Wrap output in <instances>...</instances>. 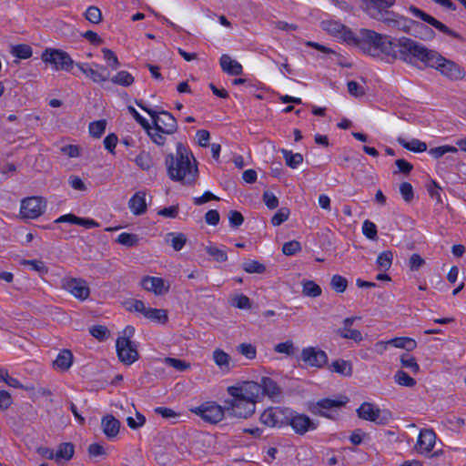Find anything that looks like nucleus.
<instances>
[{
  "instance_id": "33",
  "label": "nucleus",
  "mask_w": 466,
  "mask_h": 466,
  "mask_svg": "<svg viewBox=\"0 0 466 466\" xmlns=\"http://www.w3.org/2000/svg\"><path fill=\"white\" fill-rule=\"evenodd\" d=\"M388 343L395 348L404 349L408 351H411L417 347V342L409 337L394 338L388 340Z\"/></svg>"
},
{
  "instance_id": "43",
  "label": "nucleus",
  "mask_w": 466,
  "mask_h": 466,
  "mask_svg": "<svg viewBox=\"0 0 466 466\" xmlns=\"http://www.w3.org/2000/svg\"><path fill=\"white\" fill-rule=\"evenodd\" d=\"M139 238L137 235L132 233H121L116 238V242L126 247H135L138 244Z\"/></svg>"
},
{
  "instance_id": "41",
  "label": "nucleus",
  "mask_w": 466,
  "mask_h": 466,
  "mask_svg": "<svg viewBox=\"0 0 466 466\" xmlns=\"http://www.w3.org/2000/svg\"><path fill=\"white\" fill-rule=\"evenodd\" d=\"M134 77L133 76L128 73L127 71L122 70L116 73V76H114L111 79V81L116 84L122 86H129L134 83Z\"/></svg>"
},
{
  "instance_id": "2",
  "label": "nucleus",
  "mask_w": 466,
  "mask_h": 466,
  "mask_svg": "<svg viewBox=\"0 0 466 466\" xmlns=\"http://www.w3.org/2000/svg\"><path fill=\"white\" fill-rule=\"evenodd\" d=\"M230 399L225 400L227 415L239 419L250 417L256 410L260 390L256 381H244L227 389Z\"/></svg>"
},
{
  "instance_id": "61",
  "label": "nucleus",
  "mask_w": 466,
  "mask_h": 466,
  "mask_svg": "<svg viewBox=\"0 0 466 466\" xmlns=\"http://www.w3.org/2000/svg\"><path fill=\"white\" fill-rule=\"evenodd\" d=\"M0 381H5L8 386L13 388H23V385L16 379L9 376L5 369H0Z\"/></svg>"
},
{
  "instance_id": "26",
  "label": "nucleus",
  "mask_w": 466,
  "mask_h": 466,
  "mask_svg": "<svg viewBox=\"0 0 466 466\" xmlns=\"http://www.w3.org/2000/svg\"><path fill=\"white\" fill-rule=\"evenodd\" d=\"M135 334V328L133 326H127L118 336L116 341V349L119 351L121 357L123 356L124 347L128 348L129 342H133L131 338Z\"/></svg>"
},
{
  "instance_id": "49",
  "label": "nucleus",
  "mask_w": 466,
  "mask_h": 466,
  "mask_svg": "<svg viewBox=\"0 0 466 466\" xmlns=\"http://www.w3.org/2000/svg\"><path fill=\"white\" fill-rule=\"evenodd\" d=\"M362 233L367 238L370 240L378 239L377 226L368 219H366L362 224Z\"/></svg>"
},
{
  "instance_id": "32",
  "label": "nucleus",
  "mask_w": 466,
  "mask_h": 466,
  "mask_svg": "<svg viewBox=\"0 0 466 466\" xmlns=\"http://www.w3.org/2000/svg\"><path fill=\"white\" fill-rule=\"evenodd\" d=\"M144 317L160 324H165L168 320L167 311L163 309L147 308Z\"/></svg>"
},
{
  "instance_id": "7",
  "label": "nucleus",
  "mask_w": 466,
  "mask_h": 466,
  "mask_svg": "<svg viewBox=\"0 0 466 466\" xmlns=\"http://www.w3.org/2000/svg\"><path fill=\"white\" fill-rule=\"evenodd\" d=\"M194 414L199 416L204 421L216 424L222 420L227 410L225 404L218 405L215 401H207L190 410Z\"/></svg>"
},
{
  "instance_id": "62",
  "label": "nucleus",
  "mask_w": 466,
  "mask_h": 466,
  "mask_svg": "<svg viewBox=\"0 0 466 466\" xmlns=\"http://www.w3.org/2000/svg\"><path fill=\"white\" fill-rule=\"evenodd\" d=\"M127 309L129 311L139 312L145 315V311L147 310V307L144 302L139 299H131L126 303Z\"/></svg>"
},
{
  "instance_id": "38",
  "label": "nucleus",
  "mask_w": 466,
  "mask_h": 466,
  "mask_svg": "<svg viewBox=\"0 0 466 466\" xmlns=\"http://www.w3.org/2000/svg\"><path fill=\"white\" fill-rule=\"evenodd\" d=\"M242 268L244 271L249 274H263L266 271V267L264 264L253 259H248L244 261L242 264Z\"/></svg>"
},
{
  "instance_id": "42",
  "label": "nucleus",
  "mask_w": 466,
  "mask_h": 466,
  "mask_svg": "<svg viewBox=\"0 0 466 466\" xmlns=\"http://www.w3.org/2000/svg\"><path fill=\"white\" fill-rule=\"evenodd\" d=\"M135 162L143 170H149L154 165V160L151 155L146 151H142L136 157Z\"/></svg>"
},
{
  "instance_id": "57",
  "label": "nucleus",
  "mask_w": 466,
  "mask_h": 466,
  "mask_svg": "<svg viewBox=\"0 0 466 466\" xmlns=\"http://www.w3.org/2000/svg\"><path fill=\"white\" fill-rule=\"evenodd\" d=\"M90 334L99 340H105L108 337L109 330L106 326L95 325L90 328Z\"/></svg>"
},
{
  "instance_id": "55",
  "label": "nucleus",
  "mask_w": 466,
  "mask_h": 466,
  "mask_svg": "<svg viewBox=\"0 0 466 466\" xmlns=\"http://www.w3.org/2000/svg\"><path fill=\"white\" fill-rule=\"evenodd\" d=\"M400 193L405 202L410 203L413 200L414 192L410 183L402 182L400 185Z\"/></svg>"
},
{
  "instance_id": "10",
  "label": "nucleus",
  "mask_w": 466,
  "mask_h": 466,
  "mask_svg": "<svg viewBox=\"0 0 466 466\" xmlns=\"http://www.w3.org/2000/svg\"><path fill=\"white\" fill-rule=\"evenodd\" d=\"M46 201L41 197H29L21 201L20 216L25 219H35L46 209Z\"/></svg>"
},
{
  "instance_id": "21",
  "label": "nucleus",
  "mask_w": 466,
  "mask_h": 466,
  "mask_svg": "<svg viewBox=\"0 0 466 466\" xmlns=\"http://www.w3.org/2000/svg\"><path fill=\"white\" fill-rule=\"evenodd\" d=\"M259 387V399L267 395L269 398L278 397L281 394V390L275 380L268 377H263L260 382H256Z\"/></svg>"
},
{
  "instance_id": "36",
  "label": "nucleus",
  "mask_w": 466,
  "mask_h": 466,
  "mask_svg": "<svg viewBox=\"0 0 466 466\" xmlns=\"http://www.w3.org/2000/svg\"><path fill=\"white\" fill-rule=\"evenodd\" d=\"M285 159L286 165L291 168H297L303 162V156L300 153H293L290 150H280Z\"/></svg>"
},
{
  "instance_id": "27",
  "label": "nucleus",
  "mask_w": 466,
  "mask_h": 466,
  "mask_svg": "<svg viewBox=\"0 0 466 466\" xmlns=\"http://www.w3.org/2000/svg\"><path fill=\"white\" fill-rule=\"evenodd\" d=\"M213 360L220 370L228 372L231 370V357L224 350L216 349L213 351Z\"/></svg>"
},
{
  "instance_id": "24",
  "label": "nucleus",
  "mask_w": 466,
  "mask_h": 466,
  "mask_svg": "<svg viewBox=\"0 0 466 466\" xmlns=\"http://www.w3.org/2000/svg\"><path fill=\"white\" fill-rule=\"evenodd\" d=\"M219 64L223 72L230 76H239L242 74L243 67L236 60H233L228 55H222Z\"/></svg>"
},
{
  "instance_id": "18",
  "label": "nucleus",
  "mask_w": 466,
  "mask_h": 466,
  "mask_svg": "<svg viewBox=\"0 0 466 466\" xmlns=\"http://www.w3.org/2000/svg\"><path fill=\"white\" fill-rule=\"evenodd\" d=\"M436 442V434L433 430L423 429L419 434V438L416 443V450L419 453L424 454L429 453L432 451Z\"/></svg>"
},
{
  "instance_id": "37",
  "label": "nucleus",
  "mask_w": 466,
  "mask_h": 466,
  "mask_svg": "<svg viewBox=\"0 0 466 466\" xmlns=\"http://www.w3.org/2000/svg\"><path fill=\"white\" fill-rule=\"evenodd\" d=\"M11 54L19 59H27L32 56L33 50L29 45L19 44L12 46Z\"/></svg>"
},
{
  "instance_id": "4",
  "label": "nucleus",
  "mask_w": 466,
  "mask_h": 466,
  "mask_svg": "<svg viewBox=\"0 0 466 466\" xmlns=\"http://www.w3.org/2000/svg\"><path fill=\"white\" fill-rule=\"evenodd\" d=\"M360 8L370 18L380 21L389 27L404 33H410L415 21L395 13L390 8L396 0H358Z\"/></svg>"
},
{
  "instance_id": "46",
  "label": "nucleus",
  "mask_w": 466,
  "mask_h": 466,
  "mask_svg": "<svg viewBox=\"0 0 466 466\" xmlns=\"http://www.w3.org/2000/svg\"><path fill=\"white\" fill-rule=\"evenodd\" d=\"M394 380L400 386L412 388L416 385V380L403 370H398L394 376Z\"/></svg>"
},
{
  "instance_id": "28",
  "label": "nucleus",
  "mask_w": 466,
  "mask_h": 466,
  "mask_svg": "<svg viewBox=\"0 0 466 466\" xmlns=\"http://www.w3.org/2000/svg\"><path fill=\"white\" fill-rule=\"evenodd\" d=\"M329 370L341 376L350 377L352 375V363L350 360H336L329 366Z\"/></svg>"
},
{
  "instance_id": "59",
  "label": "nucleus",
  "mask_w": 466,
  "mask_h": 466,
  "mask_svg": "<svg viewBox=\"0 0 466 466\" xmlns=\"http://www.w3.org/2000/svg\"><path fill=\"white\" fill-rule=\"evenodd\" d=\"M274 350L288 356L293 355L295 350L294 343L291 340L279 343L275 346Z\"/></svg>"
},
{
  "instance_id": "17",
  "label": "nucleus",
  "mask_w": 466,
  "mask_h": 466,
  "mask_svg": "<svg viewBox=\"0 0 466 466\" xmlns=\"http://www.w3.org/2000/svg\"><path fill=\"white\" fill-rule=\"evenodd\" d=\"M142 288L157 296L167 294L169 291L170 284L162 278L146 276L140 282Z\"/></svg>"
},
{
  "instance_id": "35",
  "label": "nucleus",
  "mask_w": 466,
  "mask_h": 466,
  "mask_svg": "<svg viewBox=\"0 0 466 466\" xmlns=\"http://www.w3.org/2000/svg\"><path fill=\"white\" fill-rule=\"evenodd\" d=\"M302 294L309 298H317L321 295V288L313 280L303 279L301 281Z\"/></svg>"
},
{
  "instance_id": "48",
  "label": "nucleus",
  "mask_w": 466,
  "mask_h": 466,
  "mask_svg": "<svg viewBox=\"0 0 466 466\" xmlns=\"http://www.w3.org/2000/svg\"><path fill=\"white\" fill-rule=\"evenodd\" d=\"M85 18L92 24H99L102 21V13L97 6L91 5L85 12Z\"/></svg>"
},
{
  "instance_id": "3",
  "label": "nucleus",
  "mask_w": 466,
  "mask_h": 466,
  "mask_svg": "<svg viewBox=\"0 0 466 466\" xmlns=\"http://www.w3.org/2000/svg\"><path fill=\"white\" fill-rule=\"evenodd\" d=\"M165 165L171 180L187 186L196 183L198 177V161L183 143H177L176 154H168Z\"/></svg>"
},
{
  "instance_id": "6",
  "label": "nucleus",
  "mask_w": 466,
  "mask_h": 466,
  "mask_svg": "<svg viewBox=\"0 0 466 466\" xmlns=\"http://www.w3.org/2000/svg\"><path fill=\"white\" fill-rule=\"evenodd\" d=\"M351 44L360 46L365 53L372 56H378L380 53L389 54L392 49L390 36L366 28L360 30L359 36H355V40Z\"/></svg>"
},
{
  "instance_id": "13",
  "label": "nucleus",
  "mask_w": 466,
  "mask_h": 466,
  "mask_svg": "<svg viewBox=\"0 0 466 466\" xmlns=\"http://www.w3.org/2000/svg\"><path fill=\"white\" fill-rule=\"evenodd\" d=\"M289 416L288 408L270 407L260 415V422L268 427H282L286 425Z\"/></svg>"
},
{
  "instance_id": "58",
  "label": "nucleus",
  "mask_w": 466,
  "mask_h": 466,
  "mask_svg": "<svg viewBox=\"0 0 466 466\" xmlns=\"http://www.w3.org/2000/svg\"><path fill=\"white\" fill-rule=\"evenodd\" d=\"M164 362L167 365L174 368L175 370H177L178 371L186 370L190 366L189 363H187L184 360H181L178 359H174V358H169V357L165 358Z\"/></svg>"
},
{
  "instance_id": "20",
  "label": "nucleus",
  "mask_w": 466,
  "mask_h": 466,
  "mask_svg": "<svg viewBox=\"0 0 466 466\" xmlns=\"http://www.w3.org/2000/svg\"><path fill=\"white\" fill-rule=\"evenodd\" d=\"M121 423L112 414H106L102 417L101 429L103 433L108 439H113L119 433Z\"/></svg>"
},
{
  "instance_id": "34",
  "label": "nucleus",
  "mask_w": 466,
  "mask_h": 466,
  "mask_svg": "<svg viewBox=\"0 0 466 466\" xmlns=\"http://www.w3.org/2000/svg\"><path fill=\"white\" fill-rule=\"evenodd\" d=\"M398 142L404 148L412 152L421 153L427 150V144L416 138L411 141H406L404 138L399 137Z\"/></svg>"
},
{
  "instance_id": "15",
  "label": "nucleus",
  "mask_w": 466,
  "mask_h": 466,
  "mask_svg": "<svg viewBox=\"0 0 466 466\" xmlns=\"http://www.w3.org/2000/svg\"><path fill=\"white\" fill-rule=\"evenodd\" d=\"M320 25L329 35L339 37L349 44L355 40L352 31L339 22L332 20L322 21Z\"/></svg>"
},
{
  "instance_id": "29",
  "label": "nucleus",
  "mask_w": 466,
  "mask_h": 466,
  "mask_svg": "<svg viewBox=\"0 0 466 466\" xmlns=\"http://www.w3.org/2000/svg\"><path fill=\"white\" fill-rule=\"evenodd\" d=\"M119 360L125 365H131L138 360L139 354L137 349V345L134 342H129V347H124L123 356L116 350Z\"/></svg>"
},
{
  "instance_id": "47",
  "label": "nucleus",
  "mask_w": 466,
  "mask_h": 466,
  "mask_svg": "<svg viewBox=\"0 0 466 466\" xmlns=\"http://www.w3.org/2000/svg\"><path fill=\"white\" fill-rule=\"evenodd\" d=\"M330 287L334 291L343 293L347 289L348 280L340 275H333L330 280Z\"/></svg>"
},
{
  "instance_id": "16",
  "label": "nucleus",
  "mask_w": 466,
  "mask_h": 466,
  "mask_svg": "<svg viewBox=\"0 0 466 466\" xmlns=\"http://www.w3.org/2000/svg\"><path fill=\"white\" fill-rule=\"evenodd\" d=\"M409 11L414 16H416L417 18H420L422 21L430 24L431 25H432L433 27H435L436 29L441 31V33H443V34H445L447 35H450V36H451L453 38H456V39H460L461 38V35L458 33H456L455 31L451 30L447 25H445L441 22L438 21L433 16L426 14L424 11L420 10V8H418V7H416L414 5H410L409 7Z\"/></svg>"
},
{
  "instance_id": "56",
  "label": "nucleus",
  "mask_w": 466,
  "mask_h": 466,
  "mask_svg": "<svg viewBox=\"0 0 466 466\" xmlns=\"http://www.w3.org/2000/svg\"><path fill=\"white\" fill-rule=\"evenodd\" d=\"M238 352L245 356L248 360H253L256 358L257 350L256 347L249 343H241L238 347Z\"/></svg>"
},
{
  "instance_id": "25",
  "label": "nucleus",
  "mask_w": 466,
  "mask_h": 466,
  "mask_svg": "<svg viewBox=\"0 0 466 466\" xmlns=\"http://www.w3.org/2000/svg\"><path fill=\"white\" fill-rule=\"evenodd\" d=\"M73 361L74 356L72 351L69 350H62L53 361V367L57 370L66 371L71 368Z\"/></svg>"
},
{
  "instance_id": "11",
  "label": "nucleus",
  "mask_w": 466,
  "mask_h": 466,
  "mask_svg": "<svg viewBox=\"0 0 466 466\" xmlns=\"http://www.w3.org/2000/svg\"><path fill=\"white\" fill-rule=\"evenodd\" d=\"M357 414L361 420L371 421L378 425L387 424L390 418V412L376 408L370 402H363L357 410Z\"/></svg>"
},
{
  "instance_id": "52",
  "label": "nucleus",
  "mask_w": 466,
  "mask_h": 466,
  "mask_svg": "<svg viewBox=\"0 0 466 466\" xmlns=\"http://www.w3.org/2000/svg\"><path fill=\"white\" fill-rule=\"evenodd\" d=\"M231 305L240 309H249L251 308V300L248 296L239 294L232 299Z\"/></svg>"
},
{
  "instance_id": "50",
  "label": "nucleus",
  "mask_w": 466,
  "mask_h": 466,
  "mask_svg": "<svg viewBox=\"0 0 466 466\" xmlns=\"http://www.w3.org/2000/svg\"><path fill=\"white\" fill-rule=\"evenodd\" d=\"M458 148L452 146L445 145L441 147H436L431 148L429 150V154L432 156L434 158H440L447 153H457Z\"/></svg>"
},
{
  "instance_id": "53",
  "label": "nucleus",
  "mask_w": 466,
  "mask_h": 466,
  "mask_svg": "<svg viewBox=\"0 0 466 466\" xmlns=\"http://www.w3.org/2000/svg\"><path fill=\"white\" fill-rule=\"evenodd\" d=\"M106 126V120H97L89 124V133L94 137H100L105 132Z\"/></svg>"
},
{
  "instance_id": "5",
  "label": "nucleus",
  "mask_w": 466,
  "mask_h": 466,
  "mask_svg": "<svg viewBox=\"0 0 466 466\" xmlns=\"http://www.w3.org/2000/svg\"><path fill=\"white\" fill-rule=\"evenodd\" d=\"M136 104L151 116L153 126L150 125V129L147 132L148 137L157 146H165L167 137L176 134L178 130L176 117L166 110L149 108L141 101L136 100Z\"/></svg>"
},
{
  "instance_id": "40",
  "label": "nucleus",
  "mask_w": 466,
  "mask_h": 466,
  "mask_svg": "<svg viewBox=\"0 0 466 466\" xmlns=\"http://www.w3.org/2000/svg\"><path fill=\"white\" fill-rule=\"evenodd\" d=\"M393 254L390 250H385L379 254L376 263L380 270H388L392 265Z\"/></svg>"
},
{
  "instance_id": "9",
  "label": "nucleus",
  "mask_w": 466,
  "mask_h": 466,
  "mask_svg": "<svg viewBox=\"0 0 466 466\" xmlns=\"http://www.w3.org/2000/svg\"><path fill=\"white\" fill-rule=\"evenodd\" d=\"M61 289L79 301H85L90 296L87 282L81 278L66 277L62 279Z\"/></svg>"
},
{
  "instance_id": "63",
  "label": "nucleus",
  "mask_w": 466,
  "mask_h": 466,
  "mask_svg": "<svg viewBox=\"0 0 466 466\" xmlns=\"http://www.w3.org/2000/svg\"><path fill=\"white\" fill-rule=\"evenodd\" d=\"M347 86L348 92L355 97H360L365 95L364 87L356 81H349Z\"/></svg>"
},
{
  "instance_id": "12",
  "label": "nucleus",
  "mask_w": 466,
  "mask_h": 466,
  "mask_svg": "<svg viewBox=\"0 0 466 466\" xmlns=\"http://www.w3.org/2000/svg\"><path fill=\"white\" fill-rule=\"evenodd\" d=\"M288 413L286 425H289L297 434L304 435L317 428V424L306 414H300L289 409Z\"/></svg>"
},
{
  "instance_id": "64",
  "label": "nucleus",
  "mask_w": 466,
  "mask_h": 466,
  "mask_svg": "<svg viewBox=\"0 0 466 466\" xmlns=\"http://www.w3.org/2000/svg\"><path fill=\"white\" fill-rule=\"evenodd\" d=\"M102 53L105 60L108 62L110 67H112L113 69H116L119 66V61L115 53L111 49L103 48Z\"/></svg>"
},
{
  "instance_id": "22",
  "label": "nucleus",
  "mask_w": 466,
  "mask_h": 466,
  "mask_svg": "<svg viewBox=\"0 0 466 466\" xmlns=\"http://www.w3.org/2000/svg\"><path fill=\"white\" fill-rule=\"evenodd\" d=\"M76 66L83 74L89 77L93 82L101 83L106 81L109 78L108 72H106V74H104L102 71L95 69L88 64L77 63L76 64Z\"/></svg>"
},
{
  "instance_id": "44",
  "label": "nucleus",
  "mask_w": 466,
  "mask_h": 466,
  "mask_svg": "<svg viewBox=\"0 0 466 466\" xmlns=\"http://www.w3.org/2000/svg\"><path fill=\"white\" fill-rule=\"evenodd\" d=\"M206 252L211 256L217 262H225L228 260V255L225 250L216 246L208 245L205 248Z\"/></svg>"
},
{
  "instance_id": "54",
  "label": "nucleus",
  "mask_w": 466,
  "mask_h": 466,
  "mask_svg": "<svg viewBox=\"0 0 466 466\" xmlns=\"http://www.w3.org/2000/svg\"><path fill=\"white\" fill-rule=\"evenodd\" d=\"M290 211L288 208H279L274 216L271 218V223L273 226H279L285 222L289 217Z\"/></svg>"
},
{
  "instance_id": "45",
  "label": "nucleus",
  "mask_w": 466,
  "mask_h": 466,
  "mask_svg": "<svg viewBox=\"0 0 466 466\" xmlns=\"http://www.w3.org/2000/svg\"><path fill=\"white\" fill-rule=\"evenodd\" d=\"M21 265L30 266L31 268L41 275H46L48 273V268L45 265V263L38 259H23L21 260Z\"/></svg>"
},
{
  "instance_id": "60",
  "label": "nucleus",
  "mask_w": 466,
  "mask_h": 466,
  "mask_svg": "<svg viewBox=\"0 0 466 466\" xmlns=\"http://www.w3.org/2000/svg\"><path fill=\"white\" fill-rule=\"evenodd\" d=\"M301 250V245L297 240L286 242L282 247V252L287 256H292Z\"/></svg>"
},
{
  "instance_id": "51",
  "label": "nucleus",
  "mask_w": 466,
  "mask_h": 466,
  "mask_svg": "<svg viewBox=\"0 0 466 466\" xmlns=\"http://www.w3.org/2000/svg\"><path fill=\"white\" fill-rule=\"evenodd\" d=\"M400 363L402 367L410 369L414 374L420 371V366L412 356L402 354L400 356Z\"/></svg>"
},
{
  "instance_id": "23",
  "label": "nucleus",
  "mask_w": 466,
  "mask_h": 466,
  "mask_svg": "<svg viewBox=\"0 0 466 466\" xmlns=\"http://www.w3.org/2000/svg\"><path fill=\"white\" fill-rule=\"evenodd\" d=\"M128 207L136 216L144 214L147 211L146 193L143 191L135 193L128 201Z\"/></svg>"
},
{
  "instance_id": "19",
  "label": "nucleus",
  "mask_w": 466,
  "mask_h": 466,
  "mask_svg": "<svg viewBox=\"0 0 466 466\" xmlns=\"http://www.w3.org/2000/svg\"><path fill=\"white\" fill-rule=\"evenodd\" d=\"M348 400L349 399L347 397H343L341 400L322 399L311 409V412L322 417L330 418L325 410L342 407Z\"/></svg>"
},
{
  "instance_id": "31",
  "label": "nucleus",
  "mask_w": 466,
  "mask_h": 466,
  "mask_svg": "<svg viewBox=\"0 0 466 466\" xmlns=\"http://www.w3.org/2000/svg\"><path fill=\"white\" fill-rule=\"evenodd\" d=\"M75 453V448L73 443L71 442H62L58 445L57 450L56 451V461L57 463L60 461H69L73 458Z\"/></svg>"
},
{
  "instance_id": "30",
  "label": "nucleus",
  "mask_w": 466,
  "mask_h": 466,
  "mask_svg": "<svg viewBox=\"0 0 466 466\" xmlns=\"http://www.w3.org/2000/svg\"><path fill=\"white\" fill-rule=\"evenodd\" d=\"M187 237L184 233L169 232L165 236V242L170 245L174 250H181L187 243Z\"/></svg>"
},
{
  "instance_id": "1",
  "label": "nucleus",
  "mask_w": 466,
  "mask_h": 466,
  "mask_svg": "<svg viewBox=\"0 0 466 466\" xmlns=\"http://www.w3.org/2000/svg\"><path fill=\"white\" fill-rule=\"evenodd\" d=\"M396 46L399 47L400 58L404 62H410L412 58H416L427 66L439 70L451 80H461L465 76L464 71L456 63L410 38H399Z\"/></svg>"
},
{
  "instance_id": "8",
  "label": "nucleus",
  "mask_w": 466,
  "mask_h": 466,
  "mask_svg": "<svg viewBox=\"0 0 466 466\" xmlns=\"http://www.w3.org/2000/svg\"><path fill=\"white\" fill-rule=\"evenodd\" d=\"M41 58L45 63L52 65L57 71H70L75 65L68 53L60 49L47 48L42 53Z\"/></svg>"
},
{
  "instance_id": "14",
  "label": "nucleus",
  "mask_w": 466,
  "mask_h": 466,
  "mask_svg": "<svg viewBox=\"0 0 466 466\" xmlns=\"http://www.w3.org/2000/svg\"><path fill=\"white\" fill-rule=\"evenodd\" d=\"M302 360L309 367L321 369L328 363V355L315 347L304 348L301 350Z\"/></svg>"
},
{
  "instance_id": "39",
  "label": "nucleus",
  "mask_w": 466,
  "mask_h": 466,
  "mask_svg": "<svg viewBox=\"0 0 466 466\" xmlns=\"http://www.w3.org/2000/svg\"><path fill=\"white\" fill-rule=\"evenodd\" d=\"M336 334L340 338L352 339L355 342H360L363 337L360 330L352 329L351 328H339L336 330Z\"/></svg>"
}]
</instances>
